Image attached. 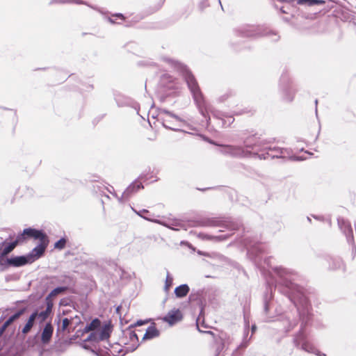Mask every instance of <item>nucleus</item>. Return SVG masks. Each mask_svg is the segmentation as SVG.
<instances>
[{"label": "nucleus", "mask_w": 356, "mask_h": 356, "mask_svg": "<svg viewBox=\"0 0 356 356\" xmlns=\"http://www.w3.org/2000/svg\"><path fill=\"white\" fill-rule=\"evenodd\" d=\"M169 63L182 74L201 113L206 116V114L211 112L210 106L204 101L195 79L186 66L173 60H169Z\"/></svg>", "instance_id": "f257e3e1"}, {"label": "nucleus", "mask_w": 356, "mask_h": 356, "mask_svg": "<svg viewBox=\"0 0 356 356\" xmlns=\"http://www.w3.org/2000/svg\"><path fill=\"white\" fill-rule=\"evenodd\" d=\"M24 234L28 237L40 240V244L33 248L31 252L27 255L30 262L32 263L43 254L47 245L48 240L47 236L42 232L31 228L25 229L24 230Z\"/></svg>", "instance_id": "f03ea898"}, {"label": "nucleus", "mask_w": 356, "mask_h": 356, "mask_svg": "<svg viewBox=\"0 0 356 356\" xmlns=\"http://www.w3.org/2000/svg\"><path fill=\"white\" fill-rule=\"evenodd\" d=\"M220 152L234 157H247L251 152L240 146L223 145Z\"/></svg>", "instance_id": "7ed1b4c3"}, {"label": "nucleus", "mask_w": 356, "mask_h": 356, "mask_svg": "<svg viewBox=\"0 0 356 356\" xmlns=\"http://www.w3.org/2000/svg\"><path fill=\"white\" fill-rule=\"evenodd\" d=\"M109 337V332L108 329H104L99 331H95L92 332L87 339L83 343L82 346L85 349H88V346L86 344L87 341H104Z\"/></svg>", "instance_id": "20e7f679"}, {"label": "nucleus", "mask_w": 356, "mask_h": 356, "mask_svg": "<svg viewBox=\"0 0 356 356\" xmlns=\"http://www.w3.org/2000/svg\"><path fill=\"white\" fill-rule=\"evenodd\" d=\"M163 124L172 130H177L175 125L180 122L179 118L168 111H165L162 116Z\"/></svg>", "instance_id": "39448f33"}, {"label": "nucleus", "mask_w": 356, "mask_h": 356, "mask_svg": "<svg viewBox=\"0 0 356 356\" xmlns=\"http://www.w3.org/2000/svg\"><path fill=\"white\" fill-rule=\"evenodd\" d=\"M182 318V314L179 309L170 310L162 320L168 323L170 325H172Z\"/></svg>", "instance_id": "423d86ee"}, {"label": "nucleus", "mask_w": 356, "mask_h": 356, "mask_svg": "<svg viewBox=\"0 0 356 356\" xmlns=\"http://www.w3.org/2000/svg\"><path fill=\"white\" fill-rule=\"evenodd\" d=\"M338 224L340 229L344 232V234L347 236L348 240L349 241L350 238L353 239V229L350 224V222L343 218L338 219Z\"/></svg>", "instance_id": "0eeeda50"}, {"label": "nucleus", "mask_w": 356, "mask_h": 356, "mask_svg": "<svg viewBox=\"0 0 356 356\" xmlns=\"http://www.w3.org/2000/svg\"><path fill=\"white\" fill-rule=\"evenodd\" d=\"M10 266L19 267L31 263L28 256H17L9 258L7 261Z\"/></svg>", "instance_id": "6e6552de"}, {"label": "nucleus", "mask_w": 356, "mask_h": 356, "mask_svg": "<svg viewBox=\"0 0 356 356\" xmlns=\"http://www.w3.org/2000/svg\"><path fill=\"white\" fill-rule=\"evenodd\" d=\"M25 234H24V232L21 234L20 235L17 236L16 240L10 243H8L6 245L3 249V246H1V252L3 256H6L10 252L13 250V249L16 247L17 244L19 242H21L24 238Z\"/></svg>", "instance_id": "1a4fd4ad"}, {"label": "nucleus", "mask_w": 356, "mask_h": 356, "mask_svg": "<svg viewBox=\"0 0 356 356\" xmlns=\"http://www.w3.org/2000/svg\"><path fill=\"white\" fill-rule=\"evenodd\" d=\"M54 327L51 323H47L42 332L41 341L42 343L47 344L53 334Z\"/></svg>", "instance_id": "9d476101"}, {"label": "nucleus", "mask_w": 356, "mask_h": 356, "mask_svg": "<svg viewBox=\"0 0 356 356\" xmlns=\"http://www.w3.org/2000/svg\"><path fill=\"white\" fill-rule=\"evenodd\" d=\"M136 213L138 216H140L143 217V218H145V220H149V221H152V222H156V223H158V224H160V225H164V226H165V227H169V228L172 229H175V230H177V229H178V228H176V227H172V226H175V227L179 226V222H173V223H172V224H168V223H166V222H162V221L159 220H152V219H150V218H147V217L143 216L142 215V213H148V211H147V210H146V209H143L142 211H139V212L136 211Z\"/></svg>", "instance_id": "9b49d317"}, {"label": "nucleus", "mask_w": 356, "mask_h": 356, "mask_svg": "<svg viewBox=\"0 0 356 356\" xmlns=\"http://www.w3.org/2000/svg\"><path fill=\"white\" fill-rule=\"evenodd\" d=\"M143 188L142 184L138 181H135L131 184L123 193L122 198H127L131 194L136 192L138 190Z\"/></svg>", "instance_id": "f8f14e48"}, {"label": "nucleus", "mask_w": 356, "mask_h": 356, "mask_svg": "<svg viewBox=\"0 0 356 356\" xmlns=\"http://www.w3.org/2000/svg\"><path fill=\"white\" fill-rule=\"evenodd\" d=\"M301 348L306 352L314 353L318 356H325V354L321 355V352L317 350L313 344L308 341H305L301 345Z\"/></svg>", "instance_id": "ddd939ff"}, {"label": "nucleus", "mask_w": 356, "mask_h": 356, "mask_svg": "<svg viewBox=\"0 0 356 356\" xmlns=\"http://www.w3.org/2000/svg\"><path fill=\"white\" fill-rule=\"evenodd\" d=\"M189 291V287L187 284H181L175 289V293L178 298H183L186 296Z\"/></svg>", "instance_id": "4468645a"}, {"label": "nucleus", "mask_w": 356, "mask_h": 356, "mask_svg": "<svg viewBox=\"0 0 356 356\" xmlns=\"http://www.w3.org/2000/svg\"><path fill=\"white\" fill-rule=\"evenodd\" d=\"M159 334V330L154 326H150L146 330L143 339H151L158 337Z\"/></svg>", "instance_id": "2eb2a0df"}, {"label": "nucleus", "mask_w": 356, "mask_h": 356, "mask_svg": "<svg viewBox=\"0 0 356 356\" xmlns=\"http://www.w3.org/2000/svg\"><path fill=\"white\" fill-rule=\"evenodd\" d=\"M67 289V286H59L52 290L50 293L47 296L46 300L53 299L59 294L65 293Z\"/></svg>", "instance_id": "dca6fc26"}, {"label": "nucleus", "mask_w": 356, "mask_h": 356, "mask_svg": "<svg viewBox=\"0 0 356 356\" xmlns=\"http://www.w3.org/2000/svg\"><path fill=\"white\" fill-rule=\"evenodd\" d=\"M36 314H31L22 329V333L27 334L33 326Z\"/></svg>", "instance_id": "f3484780"}, {"label": "nucleus", "mask_w": 356, "mask_h": 356, "mask_svg": "<svg viewBox=\"0 0 356 356\" xmlns=\"http://www.w3.org/2000/svg\"><path fill=\"white\" fill-rule=\"evenodd\" d=\"M99 325L100 321L98 319H95L85 327L84 332H89L90 331H94Z\"/></svg>", "instance_id": "a211bd4d"}, {"label": "nucleus", "mask_w": 356, "mask_h": 356, "mask_svg": "<svg viewBox=\"0 0 356 356\" xmlns=\"http://www.w3.org/2000/svg\"><path fill=\"white\" fill-rule=\"evenodd\" d=\"M32 314H36V316H35V321H38L40 323L44 322L47 318V317L49 315L45 311H42V312H41L40 313L34 312Z\"/></svg>", "instance_id": "6ab92c4d"}, {"label": "nucleus", "mask_w": 356, "mask_h": 356, "mask_svg": "<svg viewBox=\"0 0 356 356\" xmlns=\"http://www.w3.org/2000/svg\"><path fill=\"white\" fill-rule=\"evenodd\" d=\"M22 314V311H19L13 316H10L4 323L6 324V326H9L13 321H15L16 319H17Z\"/></svg>", "instance_id": "aec40b11"}, {"label": "nucleus", "mask_w": 356, "mask_h": 356, "mask_svg": "<svg viewBox=\"0 0 356 356\" xmlns=\"http://www.w3.org/2000/svg\"><path fill=\"white\" fill-rule=\"evenodd\" d=\"M173 282V278L170 276L169 273H167L166 279H165V283L164 286V289L166 292L169 291L170 289Z\"/></svg>", "instance_id": "412c9836"}, {"label": "nucleus", "mask_w": 356, "mask_h": 356, "mask_svg": "<svg viewBox=\"0 0 356 356\" xmlns=\"http://www.w3.org/2000/svg\"><path fill=\"white\" fill-rule=\"evenodd\" d=\"M254 137H250L244 141L245 146L248 148L253 149L256 146V143H253Z\"/></svg>", "instance_id": "4be33fe9"}, {"label": "nucleus", "mask_w": 356, "mask_h": 356, "mask_svg": "<svg viewBox=\"0 0 356 356\" xmlns=\"http://www.w3.org/2000/svg\"><path fill=\"white\" fill-rule=\"evenodd\" d=\"M8 259L9 258H6V256H3V254L0 253V266H10L7 261Z\"/></svg>", "instance_id": "5701e85b"}, {"label": "nucleus", "mask_w": 356, "mask_h": 356, "mask_svg": "<svg viewBox=\"0 0 356 356\" xmlns=\"http://www.w3.org/2000/svg\"><path fill=\"white\" fill-rule=\"evenodd\" d=\"M65 240L64 238H61L55 243L54 246L56 248L62 249L65 247Z\"/></svg>", "instance_id": "b1692460"}, {"label": "nucleus", "mask_w": 356, "mask_h": 356, "mask_svg": "<svg viewBox=\"0 0 356 356\" xmlns=\"http://www.w3.org/2000/svg\"><path fill=\"white\" fill-rule=\"evenodd\" d=\"M227 119H222V125L223 126H229L234 122V118L232 117H227Z\"/></svg>", "instance_id": "393cba45"}, {"label": "nucleus", "mask_w": 356, "mask_h": 356, "mask_svg": "<svg viewBox=\"0 0 356 356\" xmlns=\"http://www.w3.org/2000/svg\"><path fill=\"white\" fill-rule=\"evenodd\" d=\"M129 334V339H131V341L134 343H137L138 342V337H137V334L136 333H134V332L132 331H129L128 332Z\"/></svg>", "instance_id": "a878e982"}, {"label": "nucleus", "mask_w": 356, "mask_h": 356, "mask_svg": "<svg viewBox=\"0 0 356 356\" xmlns=\"http://www.w3.org/2000/svg\"><path fill=\"white\" fill-rule=\"evenodd\" d=\"M51 300L52 299L46 300L47 301V308L44 311L47 312L49 314H50L51 309H52V307H53V303L51 302Z\"/></svg>", "instance_id": "bb28decb"}, {"label": "nucleus", "mask_w": 356, "mask_h": 356, "mask_svg": "<svg viewBox=\"0 0 356 356\" xmlns=\"http://www.w3.org/2000/svg\"><path fill=\"white\" fill-rule=\"evenodd\" d=\"M70 322H71L70 319H69L67 318H63V321H62V329L63 330H65L70 325Z\"/></svg>", "instance_id": "cd10ccee"}, {"label": "nucleus", "mask_w": 356, "mask_h": 356, "mask_svg": "<svg viewBox=\"0 0 356 356\" xmlns=\"http://www.w3.org/2000/svg\"><path fill=\"white\" fill-rule=\"evenodd\" d=\"M8 326H6V324L3 323V325L0 327V336L1 334H3V333L5 332L6 329L8 327Z\"/></svg>", "instance_id": "c85d7f7f"}, {"label": "nucleus", "mask_w": 356, "mask_h": 356, "mask_svg": "<svg viewBox=\"0 0 356 356\" xmlns=\"http://www.w3.org/2000/svg\"><path fill=\"white\" fill-rule=\"evenodd\" d=\"M144 323L143 321H137V323H136V325H141Z\"/></svg>", "instance_id": "c756f323"}, {"label": "nucleus", "mask_w": 356, "mask_h": 356, "mask_svg": "<svg viewBox=\"0 0 356 356\" xmlns=\"http://www.w3.org/2000/svg\"><path fill=\"white\" fill-rule=\"evenodd\" d=\"M286 286L289 289H292L293 284H292V283L289 282V284L288 283L286 284Z\"/></svg>", "instance_id": "7c9ffc66"}, {"label": "nucleus", "mask_w": 356, "mask_h": 356, "mask_svg": "<svg viewBox=\"0 0 356 356\" xmlns=\"http://www.w3.org/2000/svg\"><path fill=\"white\" fill-rule=\"evenodd\" d=\"M225 336L224 334H222V335L220 337V341H224V339H225Z\"/></svg>", "instance_id": "2f4dec72"}, {"label": "nucleus", "mask_w": 356, "mask_h": 356, "mask_svg": "<svg viewBox=\"0 0 356 356\" xmlns=\"http://www.w3.org/2000/svg\"><path fill=\"white\" fill-rule=\"evenodd\" d=\"M115 17H120V18H123V16L121 15V14H117L115 15Z\"/></svg>", "instance_id": "473e14b6"}, {"label": "nucleus", "mask_w": 356, "mask_h": 356, "mask_svg": "<svg viewBox=\"0 0 356 356\" xmlns=\"http://www.w3.org/2000/svg\"><path fill=\"white\" fill-rule=\"evenodd\" d=\"M255 330H256V326L255 325H252V332H254Z\"/></svg>", "instance_id": "72a5a7b5"}, {"label": "nucleus", "mask_w": 356, "mask_h": 356, "mask_svg": "<svg viewBox=\"0 0 356 356\" xmlns=\"http://www.w3.org/2000/svg\"><path fill=\"white\" fill-rule=\"evenodd\" d=\"M294 159H296V160H302V159H300V157H295Z\"/></svg>", "instance_id": "f704fd0d"}, {"label": "nucleus", "mask_w": 356, "mask_h": 356, "mask_svg": "<svg viewBox=\"0 0 356 356\" xmlns=\"http://www.w3.org/2000/svg\"><path fill=\"white\" fill-rule=\"evenodd\" d=\"M216 356H223L222 355H221V353L219 352Z\"/></svg>", "instance_id": "c9c22d12"}, {"label": "nucleus", "mask_w": 356, "mask_h": 356, "mask_svg": "<svg viewBox=\"0 0 356 356\" xmlns=\"http://www.w3.org/2000/svg\"><path fill=\"white\" fill-rule=\"evenodd\" d=\"M248 36H252L253 35L252 34H250V33H247L246 34Z\"/></svg>", "instance_id": "e433bc0d"}, {"label": "nucleus", "mask_w": 356, "mask_h": 356, "mask_svg": "<svg viewBox=\"0 0 356 356\" xmlns=\"http://www.w3.org/2000/svg\"><path fill=\"white\" fill-rule=\"evenodd\" d=\"M1 246H4V243L0 245V250H1Z\"/></svg>", "instance_id": "4c0bfd02"}, {"label": "nucleus", "mask_w": 356, "mask_h": 356, "mask_svg": "<svg viewBox=\"0 0 356 356\" xmlns=\"http://www.w3.org/2000/svg\"><path fill=\"white\" fill-rule=\"evenodd\" d=\"M213 115L217 117V118H220V116L217 115L216 113H213Z\"/></svg>", "instance_id": "58836bf2"}, {"label": "nucleus", "mask_w": 356, "mask_h": 356, "mask_svg": "<svg viewBox=\"0 0 356 356\" xmlns=\"http://www.w3.org/2000/svg\"><path fill=\"white\" fill-rule=\"evenodd\" d=\"M110 21H111V22H112V23H114V22H115L112 19H110Z\"/></svg>", "instance_id": "ea45409f"}, {"label": "nucleus", "mask_w": 356, "mask_h": 356, "mask_svg": "<svg viewBox=\"0 0 356 356\" xmlns=\"http://www.w3.org/2000/svg\"><path fill=\"white\" fill-rule=\"evenodd\" d=\"M136 348V346H134V347L131 349V350H135Z\"/></svg>", "instance_id": "a19ab883"}, {"label": "nucleus", "mask_w": 356, "mask_h": 356, "mask_svg": "<svg viewBox=\"0 0 356 356\" xmlns=\"http://www.w3.org/2000/svg\"><path fill=\"white\" fill-rule=\"evenodd\" d=\"M224 346H225V342H222V347H224Z\"/></svg>", "instance_id": "79ce46f5"}]
</instances>
